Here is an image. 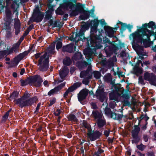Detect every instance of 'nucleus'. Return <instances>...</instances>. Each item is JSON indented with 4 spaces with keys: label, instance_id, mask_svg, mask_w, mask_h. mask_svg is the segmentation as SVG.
<instances>
[{
    "label": "nucleus",
    "instance_id": "c85d7f7f",
    "mask_svg": "<svg viewBox=\"0 0 156 156\" xmlns=\"http://www.w3.org/2000/svg\"><path fill=\"white\" fill-rule=\"evenodd\" d=\"M88 65V63L85 61L82 60L77 62L78 66L80 69H82Z\"/></svg>",
    "mask_w": 156,
    "mask_h": 156
},
{
    "label": "nucleus",
    "instance_id": "8fccbe9b",
    "mask_svg": "<svg viewBox=\"0 0 156 156\" xmlns=\"http://www.w3.org/2000/svg\"><path fill=\"white\" fill-rule=\"evenodd\" d=\"M10 22H9L8 23H5L4 26V29L5 30H10L11 29V27L10 26Z\"/></svg>",
    "mask_w": 156,
    "mask_h": 156
},
{
    "label": "nucleus",
    "instance_id": "b1692460",
    "mask_svg": "<svg viewBox=\"0 0 156 156\" xmlns=\"http://www.w3.org/2000/svg\"><path fill=\"white\" fill-rule=\"evenodd\" d=\"M81 85L82 83L81 82H77L75 83L68 89V90L70 92H72L81 86Z\"/></svg>",
    "mask_w": 156,
    "mask_h": 156
},
{
    "label": "nucleus",
    "instance_id": "4be33fe9",
    "mask_svg": "<svg viewBox=\"0 0 156 156\" xmlns=\"http://www.w3.org/2000/svg\"><path fill=\"white\" fill-rule=\"evenodd\" d=\"M7 50H5L6 51L7 55L12 54L13 52L15 53L18 52L19 48L14 44L10 48L8 49V47H7Z\"/></svg>",
    "mask_w": 156,
    "mask_h": 156
},
{
    "label": "nucleus",
    "instance_id": "423d86ee",
    "mask_svg": "<svg viewBox=\"0 0 156 156\" xmlns=\"http://www.w3.org/2000/svg\"><path fill=\"white\" fill-rule=\"evenodd\" d=\"M122 114H117L116 113L112 112L110 108L106 106L105 109V113L108 116L112 119L114 120L120 121L123 117L124 115L122 114V110L121 111Z\"/></svg>",
    "mask_w": 156,
    "mask_h": 156
},
{
    "label": "nucleus",
    "instance_id": "9b49d317",
    "mask_svg": "<svg viewBox=\"0 0 156 156\" xmlns=\"http://www.w3.org/2000/svg\"><path fill=\"white\" fill-rule=\"evenodd\" d=\"M38 101V99L37 96L33 97L23 101L22 103L18 105L21 108L28 106H30L33 105L34 103H36Z\"/></svg>",
    "mask_w": 156,
    "mask_h": 156
},
{
    "label": "nucleus",
    "instance_id": "dca6fc26",
    "mask_svg": "<svg viewBox=\"0 0 156 156\" xmlns=\"http://www.w3.org/2000/svg\"><path fill=\"white\" fill-rule=\"evenodd\" d=\"M102 133L98 130H93L92 134L88 137L91 141H94L97 140L99 139L101 136Z\"/></svg>",
    "mask_w": 156,
    "mask_h": 156
},
{
    "label": "nucleus",
    "instance_id": "7ed1b4c3",
    "mask_svg": "<svg viewBox=\"0 0 156 156\" xmlns=\"http://www.w3.org/2000/svg\"><path fill=\"white\" fill-rule=\"evenodd\" d=\"M151 28L153 30L156 29V25L155 23L152 21H150L148 23H145L142 25L141 27H140L139 29L137 31L135 32H138L141 35L147 38L148 37L150 38L151 36L153 35L154 33L153 30H151L147 29Z\"/></svg>",
    "mask_w": 156,
    "mask_h": 156
},
{
    "label": "nucleus",
    "instance_id": "09e8293b",
    "mask_svg": "<svg viewBox=\"0 0 156 156\" xmlns=\"http://www.w3.org/2000/svg\"><path fill=\"white\" fill-rule=\"evenodd\" d=\"M18 22H15L14 26V29H18V28H20L21 27V24L20 23V20H18Z\"/></svg>",
    "mask_w": 156,
    "mask_h": 156
},
{
    "label": "nucleus",
    "instance_id": "a18cd8bd",
    "mask_svg": "<svg viewBox=\"0 0 156 156\" xmlns=\"http://www.w3.org/2000/svg\"><path fill=\"white\" fill-rule=\"evenodd\" d=\"M82 126L87 129H88L89 127H90L91 126L90 124L88 123L86 121L83 120L82 122Z\"/></svg>",
    "mask_w": 156,
    "mask_h": 156
},
{
    "label": "nucleus",
    "instance_id": "a878e982",
    "mask_svg": "<svg viewBox=\"0 0 156 156\" xmlns=\"http://www.w3.org/2000/svg\"><path fill=\"white\" fill-rule=\"evenodd\" d=\"M96 123L97 126L99 128H102L106 124V122L105 119L102 118L97 120Z\"/></svg>",
    "mask_w": 156,
    "mask_h": 156
},
{
    "label": "nucleus",
    "instance_id": "7c9ffc66",
    "mask_svg": "<svg viewBox=\"0 0 156 156\" xmlns=\"http://www.w3.org/2000/svg\"><path fill=\"white\" fill-rule=\"evenodd\" d=\"M83 55L80 52H76L72 57V58L76 61L82 58Z\"/></svg>",
    "mask_w": 156,
    "mask_h": 156
},
{
    "label": "nucleus",
    "instance_id": "6ab92c4d",
    "mask_svg": "<svg viewBox=\"0 0 156 156\" xmlns=\"http://www.w3.org/2000/svg\"><path fill=\"white\" fill-rule=\"evenodd\" d=\"M106 34L109 37H112L115 33L116 32L115 30H114L113 28L108 26H105L104 27Z\"/></svg>",
    "mask_w": 156,
    "mask_h": 156
},
{
    "label": "nucleus",
    "instance_id": "c03bdc74",
    "mask_svg": "<svg viewBox=\"0 0 156 156\" xmlns=\"http://www.w3.org/2000/svg\"><path fill=\"white\" fill-rule=\"evenodd\" d=\"M59 75L61 78L62 79H63L66 76L67 74L64 70H62L61 72H60Z\"/></svg>",
    "mask_w": 156,
    "mask_h": 156
},
{
    "label": "nucleus",
    "instance_id": "3c124183",
    "mask_svg": "<svg viewBox=\"0 0 156 156\" xmlns=\"http://www.w3.org/2000/svg\"><path fill=\"white\" fill-rule=\"evenodd\" d=\"M55 49V44H53L51 46H50L48 48V51L49 52L51 53H52L53 52L54 50Z\"/></svg>",
    "mask_w": 156,
    "mask_h": 156
},
{
    "label": "nucleus",
    "instance_id": "a19ab883",
    "mask_svg": "<svg viewBox=\"0 0 156 156\" xmlns=\"http://www.w3.org/2000/svg\"><path fill=\"white\" fill-rule=\"evenodd\" d=\"M89 73L86 70L82 71L80 74V77L83 78L85 76L88 75Z\"/></svg>",
    "mask_w": 156,
    "mask_h": 156
},
{
    "label": "nucleus",
    "instance_id": "bb28decb",
    "mask_svg": "<svg viewBox=\"0 0 156 156\" xmlns=\"http://www.w3.org/2000/svg\"><path fill=\"white\" fill-rule=\"evenodd\" d=\"M83 23H84V24L82 26L81 29L86 31L89 29L90 26H92V25L93 20H91L90 22H87L86 23L84 22H83Z\"/></svg>",
    "mask_w": 156,
    "mask_h": 156
},
{
    "label": "nucleus",
    "instance_id": "2eb2a0df",
    "mask_svg": "<svg viewBox=\"0 0 156 156\" xmlns=\"http://www.w3.org/2000/svg\"><path fill=\"white\" fill-rule=\"evenodd\" d=\"M144 79L148 81L151 85L153 83L154 84V81L156 79V76L154 73L146 72L144 73Z\"/></svg>",
    "mask_w": 156,
    "mask_h": 156
},
{
    "label": "nucleus",
    "instance_id": "052dcab7",
    "mask_svg": "<svg viewBox=\"0 0 156 156\" xmlns=\"http://www.w3.org/2000/svg\"><path fill=\"white\" fill-rule=\"evenodd\" d=\"M121 97L123 98H124L127 100L129 99L130 98V96L129 94L126 93L122 94Z\"/></svg>",
    "mask_w": 156,
    "mask_h": 156
},
{
    "label": "nucleus",
    "instance_id": "f03ea898",
    "mask_svg": "<svg viewBox=\"0 0 156 156\" xmlns=\"http://www.w3.org/2000/svg\"><path fill=\"white\" fill-rule=\"evenodd\" d=\"M131 36L132 37L133 39V48L136 52L143 50V47L139 45L138 43H143L145 48L149 47V43L151 40L149 37H148V38H146L138 33L136 32L131 34L130 37Z\"/></svg>",
    "mask_w": 156,
    "mask_h": 156
},
{
    "label": "nucleus",
    "instance_id": "a211bd4d",
    "mask_svg": "<svg viewBox=\"0 0 156 156\" xmlns=\"http://www.w3.org/2000/svg\"><path fill=\"white\" fill-rule=\"evenodd\" d=\"M121 94L118 92H114L113 90L109 94V99L110 100H114L118 102L119 98Z\"/></svg>",
    "mask_w": 156,
    "mask_h": 156
},
{
    "label": "nucleus",
    "instance_id": "49530a36",
    "mask_svg": "<svg viewBox=\"0 0 156 156\" xmlns=\"http://www.w3.org/2000/svg\"><path fill=\"white\" fill-rule=\"evenodd\" d=\"M62 46V44L61 41H58L56 43V48L57 50L61 48Z\"/></svg>",
    "mask_w": 156,
    "mask_h": 156
},
{
    "label": "nucleus",
    "instance_id": "2f4dec72",
    "mask_svg": "<svg viewBox=\"0 0 156 156\" xmlns=\"http://www.w3.org/2000/svg\"><path fill=\"white\" fill-rule=\"evenodd\" d=\"M67 118L68 119L69 121H73L74 122H77L78 121V119L76 118V116L72 114H69L67 116Z\"/></svg>",
    "mask_w": 156,
    "mask_h": 156
},
{
    "label": "nucleus",
    "instance_id": "aec40b11",
    "mask_svg": "<svg viewBox=\"0 0 156 156\" xmlns=\"http://www.w3.org/2000/svg\"><path fill=\"white\" fill-rule=\"evenodd\" d=\"M73 45L74 44L71 43L66 45L63 46L62 48V51L64 52H66L70 53L73 52Z\"/></svg>",
    "mask_w": 156,
    "mask_h": 156
},
{
    "label": "nucleus",
    "instance_id": "79ce46f5",
    "mask_svg": "<svg viewBox=\"0 0 156 156\" xmlns=\"http://www.w3.org/2000/svg\"><path fill=\"white\" fill-rule=\"evenodd\" d=\"M100 72L98 71H95L94 72V76L96 79L100 78L101 76Z\"/></svg>",
    "mask_w": 156,
    "mask_h": 156
},
{
    "label": "nucleus",
    "instance_id": "37998d69",
    "mask_svg": "<svg viewBox=\"0 0 156 156\" xmlns=\"http://www.w3.org/2000/svg\"><path fill=\"white\" fill-rule=\"evenodd\" d=\"M24 37H23V36H21L19 40L16 43H15L14 44L16 45L19 48V46L20 44L23 41V40L24 39Z\"/></svg>",
    "mask_w": 156,
    "mask_h": 156
},
{
    "label": "nucleus",
    "instance_id": "4c0bfd02",
    "mask_svg": "<svg viewBox=\"0 0 156 156\" xmlns=\"http://www.w3.org/2000/svg\"><path fill=\"white\" fill-rule=\"evenodd\" d=\"M121 85L120 83H117L114 85V87L115 90H114V92H119L120 91V90L121 89Z\"/></svg>",
    "mask_w": 156,
    "mask_h": 156
},
{
    "label": "nucleus",
    "instance_id": "4468645a",
    "mask_svg": "<svg viewBox=\"0 0 156 156\" xmlns=\"http://www.w3.org/2000/svg\"><path fill=\"white\" fill-rule=\"evenodd\" d=\"M89 92V90L87 89H83L81 90L77 94L78 99L79 101L82 103V102L86 99Z\"/></svg>",
    "mask_w": 156,
    "mask_h": 156
},
{
    "label": "nucleus",
    "instance_id": "393cba45",
    "mask_svg": "<svg viewBox=\"0 0 156 156\" xmlns=\"http://www.w3.org/2000/svg\"><path fill=\"white\" fill-rule=\"evenodd\" d=\"M19 93L17 91H14L12 92V94L10 95L9 98L10 100H14L13 101L16 103L17 101L16 98L19 97Z\"/></svg>",
    "mask_w": 156,
    "mask_h": 156
},
{
    "label": "nucleus",
    "instance_id": "cd10ccee",
    "mask_svg": "<svg viewBox=\"0 0 156 156\" xmlns=\"http://www.w3.org/2000/svg\"><path fill=\"white\" fill-rule=\"evenodd\" d=\"M115 59L116 60V57L115 56L114 57L112 58H110L107 61V64L106 67H107L108 68H110L113 67L114 65L113 61Z\"/></svg>",
    "mask_w": 156,
    "mask_h": 156
},
{
    "label": "nucleus",
    "instance_id": "ddd939ff",
    "mask_svg": "<svg viewBox=\"0 0 156 156\" xmlns=\"http://www.w3.org/2000/svg\"><path fill=\"white\" fill-rule=\"evenodd\" d=\"M75 7V9L73 10L69 13V16L70 17H74L78 15L79 13H80L81 8H83V4L80 3H77L75 5L73 6L72 9Z\"/></svg>",
    "mask_w": 156,
    "mask_h": 156
},
{
    "label": "nucleus",
    "instance_id": "13d9d810",
    "mask_svg": "<svg viewBox=\"0 0 156 156\" xmlns=\"http://www.w3.org/2000/svg\"><path fill=\"white\" fill-rule=\"evenodd\" d=\"M87 129L88 132L87 133V135L88 137H89L92 133L93 131H92V130L91 126H90V127H89V128L88 129Z\"/></svg>",
    "mask_w": 156,
    "mask_h": 156
},
{
    "label": "nucleus",
    "instance_id": "1a4fd4ad",
    "mask_svg": "<svg viewBox=\"0 0 156 156\" xmlns=\"http://www.w3.org/2000/svg\"><path fill=\"white\" fill-rule=\"evenodd\" d=\"M134 128L131 131L132 136L134 139L132 140V143L137 144L140 141V137L138 134L140 131V129L139 125H134Z\"/></svg>",
    "mask_w": 156,
    "mask_h": 156
},
{
    "label": "nucleus",
    "instance_id": "de8ad7c7",
    "mask_svg": "<svg viewBox=\"0 0 156 156\" xmlns=\"http://www.w3.org/2000/svg\"><path fill=\"white\" fill-rule=\"evenodd\" d=\"M85 32V31L81 29L80 30L79 33L76 34V36H82L84 35Z\"/></svg>",
    "mask_w": 156,
    "mask_h": 156
},
{
    "label": "nucleus",
    "instance_id": "6e6d98bb",
    "mask_svg": "<svg viewBox=\"0 0 156 156\" xmlns=\"http://www.w3.org/2000/svg\"><path fill=\"white\" fill-rule=\"evenodd\" d=\"M104 152V151L102 150L101 148L99 147L98 148L97 151L95 153V154L96 155H99L100 154L103 153Z\"/></svg>",
    "mask_w": 156,
    "mask_h": 156
},
{
    "label": "nucleus",
    "instance_id": "0eeeda50",
    "mask_svg": "<svg viewBox=\"0 0 156 156\" xmlns=\"http://www.w3.org/2000/svg\"><path fill=\"white\" fill-rule=\"evenodd\" d=\"M124 46V43H122L120 41H118V43H115V41H112L108 46V51L111 54L115 53L119 49H121Z\"/></svg>",
    "mask_w": 156,
    "mask_h": 156
},
{
    "label": "nucleus",
    "instance_id": "39448f33",
    "mask_svg": "<svg viewBox=\"0 0 156 156\" xmlns=\"http://www.w3.org/2000/svg\"><path fill=\"white\" fill-rule=\"evenodd\" d=\"M76 0H63V3L60 4L59 6L55 11L56 15L62 16L65 13V11L68 10L69 8L71 9L75 5L73 3H76Z\"/></svg>",
    "mask_w": 156,
    "mask_h": 156
},
{
    "label": "nucleus",
    "instance_id": "ea45409f",
    "mask_svg": "<svg viewBox=\"0 0 156 156\" xmlns=\"http://www.w3.org/2000/svg\"><path fill=\"white\" fill-rule=\"evenodd\" d=\"M84 54V55H87L89 56H90L93 54V52L92 50L89 49L85 51Z\"/></svg>",
    "mask_w": 156,
    "mask_h": 156
},
{
    "label": "nucleus",
    "instance_id": "bf43d9fd",
    "mask_svg": "<svg viewBox=\"0 0 156 156\" xmlns=\"http://www.w3.org/2000/svg\"><path fill=\"white\" fill-rule=\"evenodd\" d=\"M66 85V82H64L63 83H62L59 85H58L56 87L59 90H60L63 87Z\"/></svg>",
    "mask_w": 156,
    "mask_h": 156
},
{
    "label": "nucleus",
    "instance_id": "412c9836",
    "mask_svg": "<svg viewBox=\"0 0 156 156\" xmlns=\"http://www.w3.org/2000/svg\"><path fill=\"white\" fill-rule=\"evenodd\" d=\"M30 97V94L28 93L27 91H26L24 93L23 95L21 98H19L17 99V101L16 103V104L17 105H19L22 103V101H24V100L25 99L27 100V99Z\"/></svg>",
    "mask_w": 156,
    "mask_h": 156
},
{
    "label": "nucleus",
    "instance_id": "338daca9",
    "mask_svg": "<svg viewBox=\"0 0 156 156\" xmlns=\"http://www.w3.org/2000/svg\"><path fill=\"white\" fill-rule=\"evenodd\" d=\"M99 22H100V24H101L102 27L104 26H106V23L105 22L104 19H102L100 20H99Z\"/></svg>",
    "mask_w": 156,
    "mask_h": 156
},
{
    "label": "nucleus",
    "instance_id": "20e7f679",
    "mask_svg": "<svg viewBox=\"0 0 156 156\" xmlns=\"http://www.w3.org/2000/svg\"><path fill=\"white\" fill-rule=\"evenodd\" d=\"M43 81L42 78L38 75L29 76L25 80L21 79L20 80L22 86H25L28 84H33L35 87H41Z\"/></svg>",
    "mask_w": 156,
    "mask_h": 156
},
{
    "label": "nucleus",
    "instance_id": "4d7b16f0",
    "mask_svg": "<svg viewBox=\"0 0 156 156\" xmlns=\"http://www.w3.org/2000/svg\"><path fill=\"white\" fill-rule=\"evenodd\" d=\"M52 17V16L49 14H46V15L44 18V20L45 22L51 19Z\"/></svg>",
    "mask_w": 156,
    "mask_h": 156
},
{
    "label": "nucleus",
    "instance_id": "473e14b6",
    "mask_svg": "<svg viewBox=\"0 0 156 156\" xmlns=\"http://www.w3.org/2000/svg\"><path fill=\"white\" fill-rule=\"evenodd\" d=\"M105 78L108 81H111L110 84L112 85V88L114 87V86L116 84H115V80H112L111 78V75L110 73H108L105 76Z\"/></svg>",
    "mask_w": 156,
    "mask_h": 156
},
{
    "label": "nucleus",
    "instance_id": "774afa93",
    "mask_svg": "<svg viewBox=\"0 0 156 156\" xmlns=\"http://www.w3.org/2000/svg\"><path fill=\"white\" fill-rule=\"evenodd\" d=\"M91 106V108L94 109H96L98 108L96 104L95 103L92 102Z\"/></svg>",
    "mask_w": 156,
    "mask_h": 156
},
{
    "label": "nucleus",
    "instance_id": "58836bf2",
    "mask_svg": "<svg viewBox=\"0 0 156 156\" xmlns=\"http://www.w3.org/2000/svg\"><path fill=\"white\" fill-rule=\"evenodd\" d=\"M134 71L135 74L139 73L141 74L143 73V69L141 68H140L139 66L136 67L134 69Z\"/></svg>",
    "mask_w": 156,
    "mask_h": 156
},
{
    "label": "nucleus",
    "instance_id": "f257e3e1",
    "mask_svg": "<svg viewBox=\"0 0 156 156\" xmlns=\"http://www.w3.org/2000/svg\"><path fill=\"white\" fill-rule=\"evenodd\" d=\"M93 24L90 26V34L87 37L83 36V38L80 40L85 42L87 47H95L97 49H101L103 47L102 33H104L103 29H98L99 21L98 18L95 19L93 20Z\"/></svg>",
    "mask_w": 156,
    "mask_h": 156
},
{
    "label": "nucleus",
    "instance_id": "69168bd1",
    "mask_svg": "<svg viewBox=\"0 0 156 156\" xmlns=\"http://www.w3.org/2000/svg\"><path fill=\"white\" fill-rule=\"evenodd\" d=\"M14 63L16 65H18L19 62L21 61L17 56H16L14 58Z\"/></svg>",
    "mask_w": 156,
    "mask_h": 156
},
{
    "label": "nucleus",
    "instance_id": "c756f323",
    "mask_svg": "<svg viewBox=\"0 0 156 156\" xmlns=\"http://www.w3.org/2000/svg\"><path fill=\"white\" fill-rule=\"evenodd\" d=\"M63 64L66 66H69L72 63V61L69 56H66L63 59Z\"/></svg>",
    "mask_w": 156,
    "mask_h": 156
},
{
    "label": "nucleus",
    "instance_id": "f704fd0d",
    "mask_svg": "<svg viewBox=\"0 0 156 156\" xmlns=\"http://www.w3.org/2000/svg\"><path fill=\"white\" fill-rule=\"evenodd\" d=\"M59 91L56 87L49 91L48 93V95L51 96L55 94H56Z\"/></svg>",
    "mask_w": 156,
    "mask_h": 156
},
{
    "label": "nucleus",
    "instance_id": "680f3d73",
    "mask_svg": "<svg viewBox=\"0 0 156 156\" xmlns=\"http://www.w3.org/2000/svg\"><path fill=\"white\" fill-rule=\"evenodd\" d=\"M138 80V82L139 83H140L143 85H144L145 84V83L144 82V80L142 76H140L139 77Z\"/></svg>",
    "mask_w": 156,
    "mask_h": 156
},
{
    "label": "nucleus",
    "instance_id": "5fc2aeb1",
    "mask_svg": "<svg viewBox=\"0 0 156 156\" xmlns=\"http://www.w3.org/2000/svg\"><path fill=\"white\" fill-rule=\"evenodd\" d=\"M16 5L19 6L17 3V1H13V3L11 6V8L13 9H16Z\"/></svg>",
    "mask_w": 156,
    "mask_h": 156
},
{
    "label": "nucleus",
    "instance_id": "0e129e2a",
    "mask_svg": "<svg viewBox=\"0 0 156 156\" xmlns=\"http://www.w3.org/2000/svg\"><path fill=\"white\" fill-rule=\"evenodd\" d=\"M144 145L142 144H141L140 145H137V147L139 150L143 151L144 149Z\"/></svg>",
    "mask_w": 156,
    "mask_h": 156
},
{
    "label": "nucleus",
    "instance_id": "6e6552de",
    "mask_svg": "<svg viewBox=\"0 0 156 156\" xmlns=\"http://www.w3.org/2000/svg\"><path fill=\"white\" fill-rule=\"evenodd\" d=\"M44 16V13L39 9L34 11L30 21L32 22L39 23L41 21Z\"/></svg>",
    "mask_w": 156,
    "mask_h": 156
},
{
    "label": "nucleus",
    "instance_id": "f8f14e48",
    "mask_svg": "<svg viewBox=\"0 0 156 156\" xmlns=\"http://www.w3.org/2000/svg\"><path fill=\"white\" fill-rule=\"evenodd\" d=\"M37 66H39V69L40 71L42 72L47 71L49 66V56H48L45 59L43 62L41 64L38 63Z\"/></svg>",
    "mask_w": 156,
    "mask_h": 156
},
{
    "label": "nucleus",
    "instance_id": "e433bc0d",
    "mask_svg": "<svg viewBox=\"0 0 156 156\" xmlns=\"http://www.w3.org/2000/svg\"><path fill=\"white\" fill-rule=\"evenodd\" d=\"M5 51V50L0 51V61L2 60L7 56Z\"/></svg>",
    "mask_w": 156,
    "mask_h": 156
},
{
    "label": "nucleus",
    "instance_id": "e2e57ef3",
    "mask_svg": "<svg viewBox=\"0 0 156 156\" xmlns=\"http://www.w3.org/2000/svg\"><path fill=\"white\" fill-rule=\"evenodd\" d=\"M103 42H104V43L105 44H106L107 46V44H106V43H108L109 44H111V43L112 42L109 40L108 38L106 37H105V39H103Z\"/></svg>",
    "mask_w": 156,
    "mask_h": 156
},
{
    "label": "nucleus",
    "instance_id": "9d476101",
    "mask_svg": "<svg viewBox=\"0 0 156 156\" xmlns=\"http://www.w3.org/2000/svg\"><path fill=\"white\" fill-rule=\"evenodd\" d=\"M105 90L104 87L102 86H99L94 95V96H96L99 101L101 102L104 101L106 98Z\"/></svg>",
    "mask_w": 156,
    "mask_h": 156
},
{
    "label": "nucleus",
    "instance_id": "603ef678",
    "mask_svg": "<svg viewBox=\"0 0 156 156\" xmlns=\"http://www.w3.org/2000/svg\"><path fill=\"white\" fill-rule=\"evenodd\" d=\"M123 105L124 106H129L131 105L130 102L128 100H124L122 102Z\"/></svg>",
    "mask_w": 156,
    "mask_h": 156
},
{
    "label": "nucleus",
    "instance_id": "c9c22d12",
    "mask_svg": "<svg viewBox=\"0 0 156 156\" xmlns=\"http://www.w3.org/2000/svg\"><path fill=\"white\" fill-rule=\"evenodd\" d=\"M48 55L46 53H45L43 55L40 56V59L38 60V63L41 64V62H42L46 58Z\"/></svg>",
    "mask_w": 156,
    "mask_h": 156
},
{
    "label": "nucleus",
    "instance_id": "5701e85b",
    "mask_svg": "<svg viewBox=\"0 0 156 156\" xmlns=\"http://www.w3.org/2000/svg\"><path fill=\"white\" fill-rule=\"evenodd\" d=\"M92 115L94 119L97 120L102 118L103 116L102 112L98 110H93L92 112Z\"/></svg>",
    "mask_w": 156,
    "mask_h": 156
},
{
    "label": "nucleus",
    "instance_id": "864d4df0",
    "mask_svg": "<svg viewBox=\"0 0 156 156\" xmlns=\"http://www.w3.org/2000/svg\"><path fill=\"white\" fill-rule=\"evenodd\" d=\"M9 114L7 113V112L4 114L2 117V121L4 122H5L9 116Z\"/></svg>",
    "mask_w": 156,
    "mask_h": 156
},
{
    "label": "nucleus",
    "instance_id": "f3484780",
    "mask_svg": "<svg viewBox=\"0 0 156 156\" xmlns=\"http://www.w3.org/2000/svg\"><path fill=\"white\" fill-rule=\"evenodd\" d=\"M84 5H83V8H81L80 13H83V15H80L79 17L81 20H85L90 16V11H87L83 9Z\"/></svg>",
    "mask_w": 156,
    "mask_h": 156
},
{
    "label": "nucleus",
    "instance_id": "72a5a7b5",
    "mask_svg": "<svg viewBox=\"0 0 156 156\" xmlns=\"http://www.w3.org/2000/svg\"><path fill=\"white\" fill-rule=\"evenodd\" d=\"M118 23L121 25V28L120 30V31L121 34L123 33V32L126 30L127 28V24L125 23H123L122 22L118 20Z\"/></svg>",
    "mask_w": 156,
    "mask_h": 156
}]
</instances>
